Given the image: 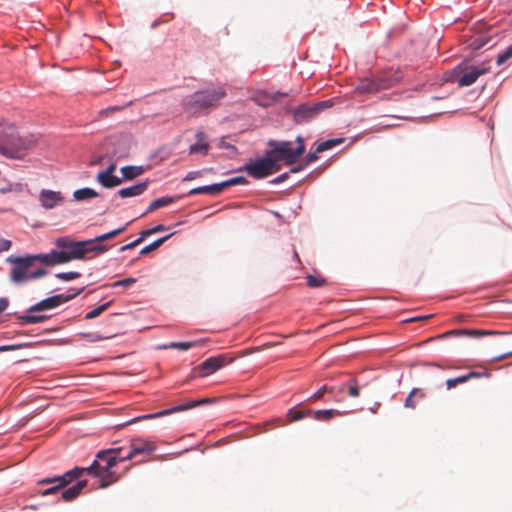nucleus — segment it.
<instances>
[{
  "instance_id": "f257e3e1",
  "label": "nucleus",
  "mask_w": 512,
  "mask_h": 512,
  "mask_svg": "<svg viewBox=\"0 0 512 512\" xmlns=\"http://www.w3.org/2000/svg\"><path fill=\"white\" fill-rule=\"evenodd\" d=\"M296 142L298 145L293 149L291 141L270 140L268 145L271 149L266 151L265 156L250 161L241 170L255 179H262L278 172L281 169L280 161H284L286 165L295 164L305 152L303 138L298 136Z\"/></svg>"
},
{
  "instance_id": "f03ea898",
  "label": "nucleus",
  "mask_w": 512,
  "mask_h": 512,
  "mask_svg": "<svg viewBox=\"0 0 512 512\" xmlns=\"http://www.w3.org/2000/svg\"><path fill=\"white\" fill-rule=\"evenodd\" d=\"M32 142L19 136L13 124L0 120V154L7 158L21 159Z\"/></svg>"
},
{
  "instance_id": "7ed1b4c3",
  "label": "nucleus",
  "mask_w": 512,
  "mask_h": 512,
  "mask_svg": "<svg viewBox=\"0 0 512 512\" xmlns=\"http://www.w3.org/2000/svg\"><path fill=\"white\" fill-rule=\"evenodd\" d=\"M225 96L226 91L222 87L207 88L187 97L182 105L186 112L196 115L203 110L218 106Z\"/></svg>"
},
{
  "instance_id": "20e7f679",
  "label": "nucleus",
  "mask_w": 512,
  "mask_h": 512,
  "mask_svg": "<svg viewBox=\"0 0 512 512\" xmlns=\"http://www.w3.org/2000/svg\"><path fill=\"white\" fill-rule=\"evenodd\" d=\"M7 261L12 264L10 279L13 283L21 284L40 278L46 274L43 268L32 270L34 262L40 261L39 254L25 257L10 256Z\"/></svg>"
},
{
  "instance_id": "39448f33",
  "label": "nucleus",
  "mask_w": 512,
  "mask_h": 512,
  "mask_svg": "<svg viewBox=\"0 0 512 512\" xmlns=\"http://www.w3.org/2000/svg\"><path fill=\"white\" fill-rule=\"evenodd\" d=\"M400 79L401 75L399 73L391 71L373 77L360 78L354 86V92L359 95L375 94L393 87Z\"/></svg>"
},
{
  "instance_id": "423d86ee",
  "label": "nucleus",
  "mask_w": 512,
  "mask_h": 512,
  "mask_svg": "<svg viewBox=\"0 0 512 512\" xmlns=\"http://www.w3.org/2000/svg\"><path fill=\"white\" fill-rule=\"evenodd\" d=\"M82 291H83V288L75 290L72 294H69L66 296L63 294H59V295H54L52 297L44 299L41 302L37 303L36 305L32 306L27 311V314L20 317V320L25 324H34V323L43 322L46 319V317L43 315H35L34 314L35 312L55 308L65 302L72 300L77 295H79Z\"/></svg>"
},
{
  "instance_id": "0eeeda50",
  "label": "nucleus",
  "mask_w": 512,
  "mask_h": 512,
  "mask_svg": "<svg viewBox=\"0 0 512 512\" xmlns=\"http://www.w3.org/2000/svg\"><path fill=\"white\" fill-rule=\"evenodd\" d=\"M489 70L490 67L485 63L480 66H468L465 63H461L455 67L454 72L458 74L456 80L458 85L464 87L474 84L480 76L488 73Z\"/></svg>"
},
{
  "instance_id": "6e6552de",
  "label": "nucleus",
  "mask_w": 512,
  "mask_h": 512,
  "mask_svg": "<svg viewBox=\"0 0 512 512\" xmlns=\"http://www.w3.org/2000/svg\"><path fill=\"white\" fill-rule=\"evenodd\" d=\"M129 223L125 224L124 226L112 230L108 233L102 234L100 236H97L94 239L81 241L83 243L82 249L84 250V256L87 253H96V254H102L109 250V246L106 244H103L102 242L110 240L118 236L119 234L123 233L126 229Z\"/></svg>"
},
{
  "instance_id": "1a4fd4ad",
  "label": "nucleus",
  "mask_w": 512,
  "mask_h": 512,
  "mask_svg": "<svg viewBox=\"0 0 512 512\" xmlns=\"http://www.w3.org/2000/svg\"><path fill=\"white\" fill-rule=\"evenodd\" d=\"M331 106V100L302 104L295 108L293 117L296 123L301 124L315 118L321 111Z\"/></svg>"
},
{
  "instance_id": "9d476101",
  "label": "nucleus",
  "mask_w": 512,
  "mask_h": 512,
  "mask_svg": "<svg viewBox=\"0 0 512 512\" xmlns=\"http://www.w3.org/2000/svg\"><path fill=\"white\" fill-rule=\"evenodd\" d=\"M232 362L228 354L210 357L193 369L194 376L207 377Z\"/></svg>"
},
{
  "instance_id": "9b49d317",
  "label": "nucleus",
  "mask_w": 512,
  "mask_h": 512,
  "mask_svg": "<svg viewBox=\"0 0 512 512\" xmlns=\"http://www.w3.org/2000/svg\"><path fill=\"white\" fill-rule=\"evenodd\" d=\"M84 469L85 473L99 479V486L101 488H106L119 480V476L111 470L112 468H106V465L100 463L98 460H94L89 467Z\"/></svg>"
},
{
  "instance_id": "f8f14e48",
  "label": "nucleus",
  "mask_w": 512,
  "mask_h": 512,
  "mask_svg": "<svg viewBox=\"0 0 512 512\" xmlns=\"http://www.w3.org/2000/svg\"><path fill=\"white\" fill-rule=\"evenodd\" d=\"M210 402L209 399H202V400H195V401H189L185 404H182V405H178V406H175L173 408H170V409H165V410H162V411H159L157 413H152V414H146V415H142V416H139V417H136L124 424H122L121 426H127V425H130L132 423H136L138 421H141V420H147V419H154V418H158V417H162V416H166V415H170L174 412H180V411H184V410H187V409H190V408H194L200 404H203V403H208Z\"/></svg>"
},
{
  "instance_id": "ddd939ff",
  "label": "nucleus",
  "mask_w": 512,
  "mask_h": 512,
  "mask_svg": "<svg viewBox=\"0 0 512 512\" xmlns=\"http://www.w3.org/2000/svg\"><path fill=\"white\" fill-rule=\"evenodd\" d=\"M82 244L81 241H73L68 237H61L56 240V246L62 249L70 257V260L84 258Z\"/></svg>"
},
{
  "instance_id": "4468645a",
  "label": "nucleus",
  "mask_w": 512,
  "mask_h": 512,
  "mask_svg": "<svg viewBox=\"0 0 512 512\" xmlns=\"http://www.w3.org/2000/svg\"><path fill=\"white\" fill-rule=\"evenodd\" d=\"M85 473V469L81 467H75L66 473H64L61 476L57 477H50L45 478L39 481V484H52V483H58V486H61V488H65L70 483H72L74 480L79 479L83 474Z\"/></svg>"
},
{
  "instance_id": "2eb2a0df",
  "label": "nucleus",
  "mask_w": 512,
  "mask_h": 512,
  "mask_svg": "<svg viewBox=\"0 0 512 512\" xmlns=\"http://www.w3.org/2000/svg\"><path fill=\"white\" fill-rule=\"evenodd\" d=\"M156 450V445L143 438H134L130 443V451L123 459L130 460L138 454L151 453Z\"/></svg>"
},
{
  "instance_id": "dca6fc26",
  "label": "nucleus",
  "mask_w": 512,
  "mask_h": 512,
  "mask_svg": "<svg viewBox=\"0 0 512 512\" xmlns=\"http://www.w3.org/2000/svg\"><path fill=\"white\" fill-rule=\"evenodd\" d=\"M121 448H111L107 450L99 451L96 454V459L100 463L103 462L104 465H106V468H113L115 467L119 462L126 461L124 456L119 455V451Z\"/></svg>"
},
{
  "instance_id": "f3484780",
  "label": "nucleus",
  "mask_w": 512,
  "mask_h": 512,
  "mask_svg": "<svg viewBox=\"0 0 512 512\" xmlns=\"http://www.w3.org/2000/svg\"><path fill=\"white\" fill-rule=\"evenodd\" d=\"M490 376H491V374L487 370L470 371L469 373H467L465 375H461L456 378L447 379L445 384H446V388L448 390H450V389L455 388L459 384L468 382L471 379L482 378V377L489 378Z\"/></svg>"
},
{
  "instance_id": "a211bd4d",
  "label": "nucleus",
  "mask_w": 512,
  "mask_h": 512,
  "mask_svg": "<svg viewBox=\"0 0 512 512\" xmlns=\"http://www.w3.org/2000/svg\"><path fill=\"white\" fill-rule=\"evenodd\" d=\"M39 201L43 208L52 209L63 201L60 192L43 189L39 195Z\"/></svg>"
},
{
  "instance_id": "6ab92c4d",
  "label": "nucleus",
  "mask_w": 512,
  "mask_h": 512,
  "mask_svg": "<svg viewBox=\"0 0 512 512\" xmlns=\"http://www.w3.org/2000/svg\"><path fill=\"white\" fill-rule=\"evenodd\" d=\"M40 262L45 265H59L67 263L70 260V257L61 249V251L52 250L48 254H39Z\"/></svg>"
},
{
  "instance_id": "aec40b11",
  "label": "nucleus",
  "mask_w": 512,
  "mask_h": 512,
  "mask_svg": "<svg viewBox=\"0 0 512 512\" xmlns=\"http://www.w3.org/2000/svg\"><path fill=\"white\" fill-rule=\"evenodd\" d=\"M147 187H148V182L144 181V182L137 183V184L127 187V188H122L117 192V194L121 198L135 197V196H139L142 193H144L147 190Z\"/></svg>"
},
{
  "instance_id": "412c9836",
  "label": "nucleus",
  "mask_w": 512,
  "mask_h": 512,
  "mask_svg": "<svg viewBox=\"0 0 512 512\" xmlns=\"http://www.w3.org/2000/svg\"><path fill=\"white\" fill-rule=\"evenodd\" d=\"M87 486L86 480H79L75 485L63 490L61 492V498L66 501H72L79 496L81 491Z\"/></svg>"
},
{
  "instance_id": "4be33fe9",
  "label": "nucleus",
  "mask_w": 512,
  "mask_h": 512,
  "mask_svg": "<svg viewBox=\"0 0 512 512\" xmlns=\"http://www.w3.org/2000/svg\"><path fill=\"white\" fill-rule=\"evenodd\" d=\"M197 142L190 146L189 153L190 154H196V153H203L207 154L209 149V143L207 142V138L204 132L198 131L195 135Z\"/></svg>"
},
{
  "instance_id": "5701e85b",
  "label": "nucleus",
  "mask_w": 512,
  "mask_h": 512,
  "mask_svg": "<svg viewBox=\"0 0 512 512\" xmlns=\"http://www.w3.org/2000/svg\"><path fill=\"white\" fill-rule=\"evenodd\" d=\"M96 179L104 188H114L122 183V179L114 174H106L102 172H98Z\"/></svg>"
},
{
  "instance_id": "b1692460",
  "label": "nucleus",
  "mask_w": 512,
  "mask_h": 512,
  "mask_svg": "<svg viewBox=\"0 0 512 512\" xmlns=\"http://www.w3.org/2000/svg\"><path fill=\"white\" fill-rule=\"evenodd\" d=\"M426 397L425 392H423L419 388H414L411 390L407 398L405 399L404 406L406 408L415 409L418 401L423 400Z\"/></svg>"
},
{
  "instance_id": "393cba45",
  "label": "nucleus",
  "mask_w": 512,
  "mask_h": 512,
  "mask_svg": "<svg viewBox=\"0 0 512 512\" xmlns=\"http://www.w3.org/2000/svg\"><path fill=\"white\" fill-rule=\"evenodd\" d=\"M486 334H489V332L487 331H482V330H470V329H456V330H451V331H448L446 333H443L441 335L438 336V338H446V337H449V336H481V335H486Z\"/></svg>"
},
{
  "instance_id": "a878e982",
  "label": "nucleus",
  "mask_w": 512,
  "mask_h": 512,
  "mask_svg": "<svg viewBox=\"0 0 512 512\" xmlns=\"http://www.w3.org/2000/svg\"><path fill=\"white\" fill-rule=\"evenodd\" d=\"M312 415L317 421H329L335 416H342L343 413L337 409L316 410Z\"/></svg>"
},
{
  "instance_id": "bb28decb",
  "label": "nucleus",
  "mask_w": 512,
  "mask_h": 512,
  "mask_svg": "<svg viewBox=\"0 0 512 512\" xmlns=\"http://www.w3.org/2000/svg\"><path fill=\"white\" fill-rule=\"evenodd\" d=\"M175 200H176V197H171V196H164V197L155 199L150 203L149 207L147 208L146 212L143 215L150 213L154 210H157L159 208L165 207V206L173 203Z\"/></svg>"
},
{
  "instance_id": "cd10ccee",
  "label": "nucleus",
  "mask_w": 512,
  "mask_h": 512,
  "mask_svg": "<svg viewBox=\"0 0 512 512\" xmlns=\"http://www.w3.org/2000/svg\"><path fill=\"white\" fill-rule=\"evenodd\" d=\"M123 179L132 180L144 173L142 166H124L121 168Z\"/></svg>"
},
{
  "instance_id": "c85d7f7f",
  "label": "nucleus",
  "mask_w": 512,
  "mask_h": 512,
  "mask_svg": "<svg viewBox=\"0 0 512 512\" xmlns=\"http://www.w3.org/2000/svg\"><path fill=\"white\" fill-rule=\"evenodd\" d=\"M220 192H221V188L219 186V183H216V184H212V185L194 188L189 192V194L195 195V194L206 193V194H210V195H216V194H219Z\"/></svg>"
},
{
  "instance_id": "c756f323",
  "label": "nucleus",
  "mask_w": 512,
  "mask_h": 512,
  "mask_svg": "<svg viewBox=\"0 0 512 512\" xmlns=\"http://www.w3.org/2000/svg\"><path fill=\"white\" fill-rule=\"evenodd\" d=\"M98 193L92 188H82L74 191L73 197L77 201H84L87 199L95 198Z\"/></svg>"
},
{
  "instance_id": "7c9ffc66",
  "label": "nucleus",
  "mask_w": 512,
  "mask_h": 512,
  "mask_svg": "<svg viewBox=\"0 0 512 512\" xmlns=\"http://www.w3.org/2000/svg\"><path fill=\"white\" fill-rule=\"evenodd\" d=\"M201 341H189V342H171L169 345H164L163 348H172V349H179V350H188L190 348L200 346Z\"/></svg>"
},
{
  "instance_id": "2f4dec72",
  "label": "nucleus",
  "mask_w": 512,
  "mask_h": 512,
  "mask_svg": "<svg viewBox=\"0 0 512 512\" xmlns=\"http://www.w3.org/2000/svg\"><path fill=\"white\" fill-rule=\"evenodd\" d=\"M312 412H313V410H311V409H305V410L290 409L288 411L287 416H288L290 422H294V421L301 420L308 415H311Z\"/></svg>"
},
{
  "instance_id": "473e14b6",
  "label": "nucleus",
  "mask_w": 512,
  "mask_h": 512,
  "mask_svg": "<svg viewBox=\"0 0 512 512\" xmlns=\"http://www.w3.org/2000/svg\"><path fill=\"white\" fill-rule=\"evenodd\" d=\"M171 234L170 235H167V236H164L162 238H159L157 240H155L154 242H152L151 244L143 247L141 250H140V255H146L154 250H156L157 248H159L166 240H168L170 238Z\"/></svg>"
},
{
  "instance_id": "72a5a7b5",
  "label": "nucleus",
  "mask_w": 512,
  "mask_h": 512,
  "mask_svg": "<svg viewBox=\"0 0 512 512\" xmlns=\"http://www.w3.org/2000/svg\"><path fill=\"white\" fill-rule=\"evenodd\" d=\"M342 141H343L342 139H330V140L323 141L317 145L316 152L327 151V150L335 147L336 145L342 143Z\"/></svg>"
},
{
  "instance_id": "f704fd0d",
  "label": "nucleus",
  "mask_w": 512,
  "mask_h": 512,
  "mask_svg": "<svg viewBox=\"0 0 512 512\" xmlns=\"http://www.w3.org/2000/svg\"><path fill=\"white\" fill-rule=\"evenodd\" d=\"M247 183H248V181L244 177L238 176V177H234V178H231L229 180L219 183V186H220L221 192H222L227 187H230L233 185H238V184H247Z\"/></svg>"
},
{
  "instance_id": "c9c22d12",
  "label": "nucleus",
  "mask_w": 512,
  "mask_h": 512,
  "mask_svg": "<svg viewBox=\"0 0 512 512\" xmlns=\"http://www.w3.org/2000/svg\"><path fill=\"white\" fill-rule=\"evenodd\" d=\"M111 301L109 302H106L100 306H98L97 308L91 310L90 312H88L85 316L86 319H93V318H96L98 317L100 314H102L105 310L108 309V307L111 305Z\"/></svg>"
},
{
  "instance_id": "e433bc0d",
  "label": "nucleus",
  "mask_w": 512,
  "mask_h": 512,
  "mask_svg": "<svg viewBox=\"0 0 512 512\" xmlns=\"http://www.w3.org/2000/svg\"><path fill=\"white\" fill-rule=\"evenodd\" d=\"M347 385H348V395L352 398L358 397L360 394V391H359L357 380L355 378H352L349 380Z\"/></svg>"
},
{
  "instance_id": "4c0bfd02",
  "label": "nucleus",
  "mask_w": 512,
  "mask_h": 512,
  "mask_svg": "<svg viewBox=\"0 0 512 512\" xmlns=\"http://www.w3.org/2000/svg\"><path fill=\"white\" fill-rule=\"evenodd\" d=\"M325 283H326V281L323 278L313 276V275L307 276V285L310 288H318V287L325 285Z\"/></svg>"
},
{
  "instance_id": "58836bf2",
  "label": "nucleus",
  "mask_w": 512,
  "mask_h": 512,
  "mask_svg": "<svg viewBox=\"0 0 512 512\" xmlns=\"http://www.w3.org/2000/svg\"><path fill=\"white\" fill-rule=\"evenodd\" d=\"M511 57H512V44L510 46H508L505 51H503L502 53H500L497 56L496 63H497V65L500 66V65L504 64Z\"/></svg>"
},
{
  "instance_id": "ea45409f",
  "label": "nucleus",
  "mask_w": 512,
  "mask_h": 512,
  "mask_svg": "<svg viewBox=\"0 0 512 512\" xmlns=\"http://www.w3.org/2000/svg\"><path fill=\"white\" fill-rule=\"evenodd\" d=\"M80 276H81V274L79 272H74V271L61 272V273L56 274V277L58 279L64 280V281L73 280V279L79 278Z\"/></svg>"
},
{
  "instance_id": "a19ab883",
  "label": "nucleus",
  "mask_w": 512,
  "mask_h": 512,
  "mask_svg": "<svg viewBox=\"0 0 512 512\" xmlns=\"http://www.w3.org/2000/svg\"><path fill=\"white\" fill-rule=\"evenodd\" d=\"M123 108H124L123 106H110V107H107V108L102 109V110L99 111V117H101V118L108 117V116H110L111 114H113L115 112L121 111Z\"/></svg>"
},
{
  "instance_id": "79ce46f5",
  "label": "nucleus",
  "mask_w": 512,
  "mask_h": 512,
  "mask_svg": "<svg viewBox=\"0 0 512 512\" xmlns=\"http://www.w3.org/2000/svg\"><path fill=\"white\" fill-rule=\"evenodd\" d=\"M334 390V387H328L326 385H324L323 387H321L317 392H315L311 397H310V400L311 401H316V400H319L321 399L324 394L326 392H332Z\"/></svg>"
},
{
  "instance_id": "37998d69",
  "label": "nucleus",
  "mask_w": 512,
  "mask_h": 512,
  "mask_svg": "<svg viewBox=\"0 0 512 512\" xmlns=\"http://www.w3.org/2000/svg\"><path fill=\"white\" fill-rule=\"evenodd\" d=\"M135 282H136L135 278L129 277V278H125L123 280L116 281L111 286L112 287H118V286H125V287H127V286H130V285L134 284Z\"/></svg>"
},
{
  "instance_id": "c03bdc74",
  "label": "nucleus",
  "mask_w": 512,
  "mask_h": 512,
  "mask_svg": "<svg viewBox=\"0 0 512 512\" xmlns=\"http://www.w3.org/2000/svg\"><path fill=\"white\" fill-rule=\"evenodd\" d=\"M53 484L54 485L52 487L44 489L43 491L40 492V494L42 496H48V495L56 494L57 492H59L62 489L61 486H58V483H53Z\"/></svg>"
},
{
  "instance_id": "a18cd8bd",
  "label": "nucleus",
  "mask_w": 512,
  "mask_h": 512,
  "mask_svg": "<svg viewBox=\"0 0 512 512\" xmlns=\"http://www.w3.org/2000/svg\"><path fill=\"white\" fill-rule=\"evenodd\" d=\"M11 248V241L0 238V253L8 251Z\"/></svg>"
},
{
  "instance_id": "49530a36",
  "label": "nucleus",
  "mask_w": 512,
  "mask_h": 512,
  "mask_svg": "<svg viewBox=\"0 0 512 512\" xmlns=\"http://www.w3.org/2000/svg\"><path fill=\"white\" fill-rule=\"evenodd\" d=\"M202 176L201 171H191L184 178L183 181H191Z\"/></svg>"
},
{
  "instance_id": "de8ad7c7",
  "label": "nucleus",
  "mask_w": 512,
  "mask_h": 512,
  "mask_svg": "<svg viewBox=\"0 0 512 512\" xmlns=\"http://www.w3.org/2000/svg\"><path fill=\"white\" fill-rule=\"evenodd\" d=\"M317 153H318V152H316V151H315V152H310V153L306 156V158H305V163H304V164H305V165H308V164H310V163H312V162H315V161L318 159Z\"/></svg>"
},
{
  "instance_id": "09e8293b",
  "label": "nucleus",
  "mask_w": 512,
  "mask_h": 512,
  "mask_svg": "<svg viewBox=\"0 0 512 512\" xmlns=\"http://www.w3.org/2000/svg\"><path fill=\"white\" fill-rule=\"evenodd\" d=\"M289 176V173H283L281 175H279L278 177L274 178L273 180H271L270 182L272 184H279V183H282L283 181H285Z\"/></svg>"
},
{
  "instance_id": "8fccbe9b",
  "label": "nucleus",
  "mask_w": 512,
  "mask_h": 512,
  "mask_svg": "<svg viewBox=\"0 0 512 512\" xmlns=\"http://www.w3.org/2000/svg\"><path fill=\"white\" fill-rule=\"evenodd\" d=\"M167 228L162 225V224H159L153 228H150V231H151V235L152 234H155V233H158V232H162V231H165Z\"/></svg>"
},
{
  "instance_id": "3c124183",
  "label": "nucleus",
  "mask_w": 512,
  "mask_h": 512,
  "mask_svg": "<svg viewBox=\"0 0 512 512\" xmlns=\"http://www.w3.org/2000/svg\"><path fill=\"white\" fill-rule=\"evenodd\" d=\"M9 305V302L6 298H0V313L5 311Z\"/></svg>"
},
{
  "instance_id": "603ef678",
  "label": "nucleus",
  "mask_w": 512,
  "mask_h": 512,
  "mask_svg": "<svg viewBox=\"0 0 512 512\" xmlns=\"http://www.w3.org/2000/svg\"><path fill=\"white\" fill-rule=\"evenodd\" d=\"M115 170H116V164L111 163L105 170H103L101 172L106 173V174H114Z\"/></svg>"
},
{
  "instance_id": "864d4df0",
  "label": "nucleus",
  "mask_w": 512,
  "mask_h": 512,
  "mask_svg": "<svg viewBox=\"0 0 512 512\" xmlns=\"http://www.w3.org/2000/svg\"><path fill=\"white\" fill-rule=\"evenodd\" d=\"M511 356H512V350H511V351H508V352H506V353H504V354H502V355H499V356L494 357V360H498V361H500V360H504V359H506V358H508V357H511Z\"/></svg>"
},
{
  "instance_id": "5fc2aeb1",
  "label": "nucleus",
  "mask_w": 512,
  "mask_h": 512,
  "mask_svg": "<svg viewBox=\"0 0 512 512\" xmlns=\"http://www.w3.org/2000/svg\"><path fill=\"white\" fill-rule=\"evenodd\" d=\"M151 235L150 229H146L140 232V239L143 241L146 237Z\"/></svg>"
},
{
  "instance_id": "6e6d98bb",
  "label": "nucleus",
  "mask_w": 512,
  "mask_h": 512,
  "mask_svg": "<svg viewBox=\"0 0 512 512\" xmlns=\"http://www.w3.org/2000/svg\"><path fill=\"white\" fill-rule=\"evenodd\" d=\"M305 166H306V165L304 164V165H299V166H297V167H293V168L290 170V172H291V173H297V172L301 171Z\"/></svg>"
},
{
  "instance_id": "4d7b16f0",
  "label": "nucleus",
  "mask_w": 512,
  "mask_h": 512,
  "mask_svg": "<svg viewBox=\"0 0 512 512\" xmlns=\"http://www.w3.org/2000/svg\"><path fill=\"white\" fill-rule=\"evenodd\" d=\"M134 248V245L131 243L129 244H126L124 246L121 247V251H126V250H130V249H133Z\"/></svg>"
},
{
  "instance_id": "13d9d810",
  "label": "nucleus",
  "mask_w": 512,
  "mask_h": 512,
  "mask_svg": "<svg viewBox=\"0 0 512 512\" xmlns=\"http://www.w3.org/2000/svg\"><path fill=\"white\" fill-rule=\"evenodd\" d=\"M142 242V240L140 238H137L136 240H134L132 242V244L134 245V247L138 246L140 243Z\"/></svg>"
},
{
  "instance_id": "bf43d9fd",
  "label": "nucleus",
  "mask_w": 512,
  "mask_h": 512,
  "mask_svg": "<svg viewBox=\"0 0 512 512\" xmlns=\"http://www.w3.org/2000/svg\"><path fill=\"white\" fill-rule=\"evenodd\" d=\"M142 242V240L140 238H137L136 240H134L132 242V244L134 245V247L138 246L140 243Z\"/></svg>"
},
{
  "instance_id": "052dcab7",
  "label": "nucleus",
  "mask_w": 512,
  "mask_h": 512,
  "mask_svg": "<svg viewBox=\"0 0 512 512\" xmlns=\"http://www.w3.org/2000/svg\"><path fill=\"white\" fill-rule=\"evenodd\" d=\"M346 387H348V385H347V384H342V385H340V386L338 387V390H339V391H343Z\"/></svg>"
},
{
  "instance_id": "680f3d73",
  "label": "nucleus",
  "mask_w": 512,
  "mask_h": 512,
  "mask_svg": "<svg viewBox=\"0 0 512 512\" xmlns=\"http://www.w3.org/2000/svg\"><path fill=\"white\" fill-rule=\"evenodd\" d=\"M9 191H10V189H9V188H2V189H0V192H1L2 194H5V193H7V192H9Z\"/></svg>"
},
{
  "instance_id": "e2e57ef3",
  "label": "nucleus",
  "mask_w": 512,
  "mask_h": 512,
  "mask_svg": "<svg viewBox=\"0 0 512 512\" xmlns=\"http://www.w3.org/2000/svg\"><path fill=\"white\" fill-rule=\"evenodd\" d=\"M10 348H11L10 346H1L0 351H6V350H9Z\"/></svg>"
},
{
  "instance_id": "0e129e2a",
  "label": "nucleus",
  "mask_w": 512,
  "mask_h": 512,
  "mask_svg": "<svg viewBox=\"0 0 512 512\" xmlns=\"http://www.w3.org/2000/svg\"><path fill=\"white\" fill-rule=\"evenodd\" d=\"M293 257L299 262L300 259H299V256H298V253L296 251H294L293 253Z\"/></svg>"
},
{
  "instance_id": "69168bd1",
  "label": "nucleus",
  "mask_w": 512,
  "mask_h": 512,
  "mask_svg": "<svg viewBox=\"0 0 512 512\" xmlns=\"http://www.w3.org/2000/svg\"><path fill=\"white\" fill-rule=\"evenodd\" d=\"M429 317H430L429 315H426L424 317H419V319H426V318H429ZM414 320H418V318L411 319L410 321H414Z\"/></svg>"
},
{
  "instance_id": "338daca9",
  "label": "nucleus",
  "mask_w": 512,
  "mask_h": 512,
  "mask_svg": "<svg viewBox=\"0 0 512 512\" xmlns=\"http://www.w3.org/2000/svg\"><path fill=\"white\" fill-rule=\"evenodd\" d=\"M457 320H458V321H463V320H464V316H463V315L458 316V317H457Z\"/></svg>"
},
{
  "instance_id": "774afa93",
  "label": "nucleus",
  "mask_w": 512,
  "mask_h": 512,
  "mask_svg": "<svg viewBox=\"0 0 512 512\" xmlns=\"http://www.w3.org/2000/svg\"><path fill=\"white\" fill-rule=\"evenodd\" d=\"M95 339L100 340L103 339L101 336H96Z\"/></svg>"
}]
</instances>
